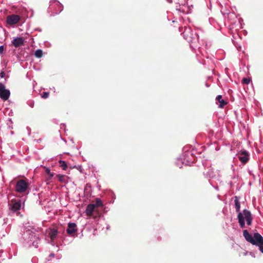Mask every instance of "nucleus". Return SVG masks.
<instances>
[{
  "mask_svg": "<svg viewBox=\"0 0 263 263\" xmlns=\"http://www.w3.org/2000/svg\"><path fill=\"white\" fill-rule=\"evenodd\" d=\"M183 36L190 45V47L192 50H195L196 49H199V36L196 33L194 32L191 28L189 27H184L183 32Z\"/></svg>",
  "mask_w": 263,
  "mask_h": 263,
  "instance_id": "nucleus-1",
  "label": "nucleus"
},
{
  "mask_svg": "<svg viewBox=\"0 0 263 263\" xmlns=\"http://www.w3.org/2000/svg\"><path fill=\"white\" fill-rule=\"evenodd\" d=\"M243 235L248 242L258 246L259 251L263 253V237L259 233H254L252 235L247 230H245Z\"/></svg>",
  "mask_w": 263,
  "mask_h": 263,
  "instance_id": "nucleus-2",
  "label": "nucleus"
},
{
  "mask_svg": "<svg viewBox=\"0 0 263 263\" xmlns=\"http://www.w3.org/2000/svg\"><path fill=\"white\" fill-rule=\"evenodd\" d=\"M183 153L181 157L177 159L176 163L180 168L182 167V164L191 165L193 164L195 158L192 152L190 151L187 147L183 148Z\"/></svg>",
  "mask_w": 263,
  "mask_h": 263,
  "instance_id": "nucleus-3",
  "label": "nucleus"
},
{
  "mask_svg": "<svg viewBox=\"0 0 263 263\" xmlns=\"http://www.w3.org/2000/svg\"><path fill=\"white\" fill-rule=\"evenodd\" d=\"M237 218L241 228L245 227V220L248 226L252 224V217L251 212L247 210H243L242 212H239Z\"/></svg>",
  "mask_w": 263,
  "mask_h": 263,
  "instance_id": "nucleus-4",
  "label": "nucleus"
},
{
  "mask_svg": "<svg viewBox=\"0 0 263 263\" xmlns=\"http://www.w3.org/2000/svg\"><path fill=\"white\" fill-rule=\"evenodd\" d=\"M29 187V183L24 180H18L16 181L15 190L19 193H23L26 192Z\"/></svg>",
  "mask_w": 263,
  "mask_h": 263,
  "instance_id": "nucleus-5",
  "label": "nucleus"
},
{
  "mask_svg": "<svg viewBox=\"0 0 263 263\" xmlns=\"http://www.w3.org/2000/svg\"><path fill=\"white\" fill-rule=\"evenodd\" d=\"M49 8L51 10L54 9L56 11L55 13H57L63 10V6L61 5L59 2L53 0L50 2Z\"/></svg>",
  "mask_w": 263,
  "mask_h": 263,
  "instance_id": "nucleus-6",
  "label": "nucleus"
},
{
  "mask_svg": "<svg viewBox=\"0 0 263 263\" xmlns=\"http://www.w3.org/2000/svg\"><path fill=\"white\" fill-rule=\"evenodd\" d=\"M10 92L6 89L4 84L0 83V98L4 100H7L10 97Z\"/></svg>",
  "mask_w": 263,
  "mask_h": 263,
  "instance_id": "nucleus-7",
  "label": "nucleus"
},
{
  "mask_svg": "<svg viewBox=\"0 0 263 263\" xmlns=\"http://www.w3.org/2000/svg\"><path fill=\"white\" fill-rule=\"evenodd\" d=\"M77 225L73 222H69L68 224V228H67V234L71 235V236H77Z\"/></svg>",
  "mask_w": 263,
  "mask_h": 263,
  "instance_id": "nucleus-8",
  "label": "nucleus"
},
{
  "mask_svg": "<svg viewBox=\"0 0 263 263\" xmlns=\"http://www.w3.org/2000/svg\"><path fill=\"white\" fill-rule=\"evenodd\" d=\"M20 20V17L18 15L12 14L7 17V23L11 25L17 23Z\"/></svg>",
  "mask_w": 263,
  "mask_h": 263,
  "instance_id": "nucleus-9",
  "label": "nucleus"
},
{
  "mask_svg": "<svg viewBox=\"0 0 263 263\" xmlns=\"http://www.w3.org/2000/svg\"><path fill=\"white\" fill-rule=\"evenodd\" d=\"M10 209L13 212H17L21 207V203L20 201L12 200L9 204Z\"/></svg>",
  "mask_w": 263,
  "mask_h": 263,
  "instance_id": "nucleus-10",
  "label": "nucleus"
},
{
  "mask_svg": "<svg viewBox=\"0 0 263 263\" xmlns=\"http://www.w3.org/2000/svg\"><path fill=\"white\" fill-rule=\"evenodd\" d=\"M13 45L15 47H18L20 46H23L24 44V40L23 37H17L14 38L12 41Z\"/></svg>",
  "mask_w": 263,
  "mask_h": 263,
  "instance_id": "nucleus-11",
  "label": "nucleus"
},
{
  "mask_svg": "<svg viewBox=\"0 0 263 263\" xmlns=\"http://www.w3.org/2000/svg\"><path fill=\"white\" fill-rule=\"evenodd\" d=\"M47 236L49 237L51 241H53L57 237L58 232L55 229H49L47 231Z\"/></svg>",
  "mask_w": 263,
  "mask_h": 263,
  "instance_id": "nucleus-12",
  "label": "nucleus"
},
{
  "mask_svg": "<svg viewBox=\"0 0 263 263\" xmlns=\"http://www.w3.org/2000/svg\"><path fill=\"white\" fill-rule=\"evenodd\" d=\"M95 208V205L93 204H88L86 209V214L88 216H92Z\"/></svg>",
  "mask_w": 263,
  "mask_h": 263,
  "instance_id": "nucleus-13",
  "label": "nucleus"
},
{
  "mask_svg": "<svg viewBox=\"0 0 263 263\" xmlns=\"http://www.w3.org/2000/svg\"><path fill=\"white\" fill-rule=\"evenodd\" d=\"M176 10L182 13H188L189 8L185 7L184 5H179L176 6Z\"/></svg>",
  "mask_w": 263,
  "mask_h": 263,
  "instance_id": "nucleus-14",
  "label": "nucleus"
},
{
  "mask_svg": "<svg viewBox=\"0 0 263 263\" xmlns=\"http://www.w3.org/2000/svg\"><path fill=\"white\" fill-rule=\"evenodd\" d=\"M216 100L218 101L220 103V104L219 105V107L220 108L223 107L224 106H225L227 104V102L224 101L222 99V96L221 95H218L216 97Z\"/></svg>",
  "mask_w": 263,
  "mask_h": 263,
  "instance_id": "nucleus-15",
  "label": "nucleus"
},
{
  "mask_svg": "<svg viewBox=\"0 0 263 263\" xmlns=\"http://www.w3.org/2000/svg\"><path fill=\"white\" fill-rule=\"evenodd\" d=\"M204 176L207 178H214V171L213 168H210L206 173H204Z\"/></svg>",
  "mask_w": 263,
  "mask_h": 263,
  "instance_id": "nucleus-16",
  "label": "nucleus"
},
{
  "mask_svg": "<svg viewBox=\"0 0 263 263\" xmlns=\"http://www.w3.org/2000/svg\"><path fill=\"white\" fill-rule=\"evenodd\" d=\"M235 203V208L236 209V212L239 213L240 209V202L237 197H235V199L234 200Z\"/></svg>",
  "mask_w": 263,
  "mask_h": 263,
  "instance_id": "nucleus-17",
  "label": "nucleus"
},
{
  "mask_svg": "<svg viewBox=\"0 0 263 263\" xmlns=\"http://www.w3.org/2000/svg\"><path fill=\"white\" fill-rule=\"evenodd\" d=\"M243 155L239 157V160L243 163H246L248 160V155L243 153Z\"/></svg>",
  "mask_w": 263,
  "mask_h": 263,
  "instance_id": "nucleus-18",
  "label": "nucleus"
},
{
  "mask_svg": "<svg viewBox=\"0 0 263 263\" xmlns=\"http://www.w3.org/2000/svg\"><path fill=\"white\" fill-rule=\"evenodd\" d=\"M34 54L36 57L41 58L43 55V51L41 49H38L36 51H35Z\"/></svg>",
  "mask_w": 263,
  "mask_h": 263,
  "instance_id": "nucleus-19",
  "label": "nucleus"
},
{
  "mask_svg": "<svg viewBox=\"0 0 263 263\" xmlns=\"http://www.w3.org/2000/svg\"><path fill=\"white\" fill-rule=\"evenodd\" d=\"M95 205V208L96 207H99V206H101L103 205V203L101 201V200L99 198H97L96 199V203L94 204Z\"/></svg>",
  "mask_w": 263,
  "mask_h": 263,
  "instance_id": "nucleus-20",
  "label": "nucleus"
},
{
  "mask_svg": "<svg viewBox=\"0 0 263 263\" xmlns=\"http://www.w3.org/2000/svg\"><path fill=\"white\" fill-rule=\"evenodd\" d=\"M49 93L48 92H44L42 95V97L44 99H46L49 97Z\"/></svg>",
  "mask_w": 263,
  "mask_h": 263,
  "instance_id": "nucleus-21",
  "label": "nucleus"
},
{
  "mask_svg": "<svg viewBox=\"0 0 263 263\" xmlns=\"http://www.w3.org/2000/svg\"><path fill=\"white\" fill-rule=\"evenodd\" d=\"M250 82V79L247 78H243L242 80V83L244 84H248Z\"/></svg>",
  "mask_w": 263,
  "mask_h": 263,
  "instance_id": "nucleus-22",
  "label": "nucleus"
},
{
  "mask_svg": "<svg viewBox=\"0 0 263 263\" xmlns=\"http://www.w3.org/2000/svg\"><path fill=\"white\" fill-rule=\"evenodd\" d=\"M60 163H62L61 166H62L63 169L64 170H66V162L65 161H60Z\"/></svg>",
  "mask_w": 263,
  "mask_h": 263,
  "instance_id": "nucleus-23",
  "label": "nucleus"
},
{
  "mask_svg": "<svg viewBox=\"0 0 263 263\" xmlns=\"http://www.w3.org/2000/svg\"><path fill=\"white\" fill-rule=\"evenodd\" d=\"M210 184H211V185H212V186L216 190V191H218L219 189H218V187L217 185H213V182L212 181H210Z\"/></svg>",
  "mask_w": 263,
  "mask_h": 263,
  "instance_id": "nucleus-24",
  "label": "nucleus"
},
{
  "mask_svg": "<svg viewBox=\"0 0 263 263\" xmlns=\"http://www.w3.org/2000/svg\"><path fill=\"white\" fill-rule=\"evenodd\" d=\"M4 51V46H0V53H3Z\"/></svg>",
  "mask_w": 263,
  "mask_h": 263,
  "instance_id": "nucleus-25",
  "label": "nucleus"
},
{
  "mask_svg": "<svg viewBox=\"0 0 263 263\" xmlns=\"http://www.w3.org/2000/svg\"><path fill=\"white\" fill-rule=\"evenodd\" d=\"M1 77L3 78L5 76V73L4 71H2V72H1Z\"/></svg>",
  "mask_w": 263,
  "mask_h": 263,
  "instance_id": "nucleus-26",
  "label": "nucleus"
},
{
  "mask_svg": "<svg viewBox=\"0 0 263 263\" xmlns=\"http://www.w3.org/2000/svg\"><path fill=\"white\" fill-rule=\"evenodd\" d=\"M182 28H179L180 31H182Z\"/></svg>",
  "mask_w": 263,
  "mask_h": 263,
  "instance_id": "nucleus-27",
  "label": "nucleus"
},
{
  "mask_svg": "<svg viewBox=\"0 0 263 263\" xmlns=\"http://www.w3.org/2000/svg\"><path fill=\"white\" fill-rule=\"evenodd\" d=\"M109 227H108V226H107V229H109Z\"/></svg>",
  "mask_w": 263,
  "mask_h": 263,
  "instance_id": "nucleus-28",
  "label": "nucleus"
}]
</instances>
